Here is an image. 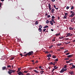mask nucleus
Returning <instances> with one entry per match:
<instances>
[{
    "instance_id": "nucleus-63",
    "label": "nucleus",
    "mask_w": 75,
    "mask_h": 75,
    "mask_svg": "<svg viewBox=\"0 0 75 75\" xmlns=\"http://www.w3.org/2000/svg\"><path fill=\"white\" fill-rule=\"evenodd\" d=\"M38 62V61H35V63H37Z\"/></svg>"
},
{
    "instance_id": "nucleus-55",
    "label": "nucleus",
    "mask_w": 75,
    "mask_h": 75,
    "mask_svg": "<svg viewBox=\"0 0 75 75\" xmlns=\"http://www.w3.org/2000/svg\"><path fill=\"white\" fill-rule=\"evenodd\" d=\"M64 68H66V67H67V66L66 65H64Z\"/></svg>"
},
{
    "instance_id": "nucleus-27",
    "label": "nucleus",
    "mask_w": 75,
    "mask_h": 75,
    "mask_svg": "<svg viewBox=\"0 0 75 75\" xmlns=\"http://www.w3.org/2000/svg\"><path fill=\"white\" fill-rule=\"evenodd\" d=\"M68 52V50H66L64 52V53H66L67 52Z\"/></svg>"
},
{
    "instance_id": "nucleus-15",
    "label": "nucleus",
    "mask_w": 75,
    "mask_h": 75,
    "mask_svg": "<svg viewBox=\"0 0 75 75\" xmlns=\"http://www.w3.org/2000/svg\"><path fill=\"white\" fill-rule=\"evenodd\" d=\"M54 8H55L56 10H58V8H56V6H55V5H54Z\"/></svg>"
},
{
    "instance_id": "nucleus-28",
    "label": "nucleus",
    "mask_w": 75,
    "mask_h": 75,
    "mask_svg": "<svg viewBox=\"0 0 75 75\" xmlns=\"http://www.w3.org/2000/svg\"><path fill=\"white\" fill-rule=\"evenodd\" d=\"M54 64L52 62H50V65H52V64Z\"/></svg>"
},
{
    "instance_id": "nucleus-54",
    "label": "nucleus",
    "mask_w": 75,
    "mask_h": 75,
    "mask_svg": "<svg viewBox=\"0 0 75 75\" xmlns=\"http://www.w3.org/2000/svg\"><path fill=\"white\" fill-rule=\"evenodd\" d=\"M50 57H48V58H47V59H48V60H50Z\"/></svg>"
},
{
    "instance_id": "nucleus-17",
    "label": "nucleus",
    "mask_w": 75,
    "mask_h": 75,
    "mask_svg": "<svg viewBox=\"0 0 75 75\" xmlns=\"http://www.w3.org/2000/svg\"><path fill=\"white\" fill-rule=\"evenodd\" d=\"M38 31H39V32H41L42 31V29L41 28H39L38 29Z\"/></svg>"
},
{
    "instance_id": "nucleus-38",
    "label": "nucleus",
    "mask_w": 75,
    "mask_h": 75,
    "mask_svg": "<svg viewBox=\"0 0 75 75\" xmlns=\"http://www.w3.org/2000/svg\"><path fill=\"white\" fill-rule=\"evenodd\" d=\"M70 42H67V43H65V44H66V45H67L68 44H70Z\"/></svg>"
},
{
    "instance_id": "nucleus-14",
    "label": "nucleus",
    "mask_w": 75,
    "mask_h": 75,
    "mask_svg": "<svg viewBox=\"0 0 75 75\" xmlns=\"http://www.w3.org/2000/svg\"><path fill=\"white\" fill-rule=\"evenodd\" d=\"M33 71L34 72H35V73H38V71H37L36 70H33Z\"/></svg>"
},
{
    "instance_id": "nucleus-20",
    "label": "nucleus",
    "mask_w": 75,
    "mask_h": 75,
    "mask_svg": "<svg viewBox=\"0 0 75 75\" xmlns=\"http://www.w3.org/2000/svg\"><path fill=\"white\" fill-rule=\"evenodd\" d=\"M52 58H54V59H55L56 58V56H55L53 55H52Z\"/></svg>"
},
{
    "instance_id": "nucleus-57",
    "label": "nucleus",
    "mask_w": 75,
    "mask_h": 75,
    "mask_svg": "<svg viewBox=\"0 0 75 75\" xmlns=\"http://www.w3.org/2000/svg\"><path fill=\"white\" fill-rule=\"evenodd\" d=\"M25 75H30V73H28L27 74H26Z\"/></svg>"
},
{
    "instance_id": "nucleus-41",
    "label": "nucleus",
    "mask_w": 75,
    "mask_h": 75,
    "mask_svg": "<svg viewBox=\"0 0 75 75\" xmlns=\"http://www.w3.org/2000/svg\"><path fill=\"white\" fill-rule=\"evenodd\" d=\"M64 18H67V16L65 15L64 17Z\"/></svg>"
},
{
    "instance_id": "nucleus-48",
    "label": "nucleus",
    "mask_w": 75,
    "mask_h": 75,
    "mask_svg": "<svg viewBox=\"0 0 75 75\" xmlns=\"http://www.w3.org/2000/svg\"><path fill=\"white\" fill-rule=\"evenodd\" d=\"M52 41L53 42H54V41H55V39H54V38H53V39L52 40Z\"/></svg>"
},
{
    "instance_id": "nucleus-33",
    "label": "nucleus",
    "mask_w": 75,
    "mask_h": 75,
    "mask_svg": "<svg viewBox=\"0 0 75 75\" xmlns=\"http://www.w3.org/2000/svg\"><path fill=\"white\" fill-rule=\"evenodd\" d=\"M49 8L51 7V4H49Z\"/></svg>"
},
{
    "instance_id": "nucleus-40",
    "label": "nucleus",
    "mask_w": 75,
    "mask_h": 75,
    "mask_svg": "<svg viewBox=\"0 0 75 75\" xmlns=\"http://www.w3.org/2000/svg\"><path fill=\"white\" fill-rule=\"evenodd\" d=\"M21 70V68H18V71H20Z\"/></svg>"
},
{
    "instance_id": "nucleus-25",
    "label": "nucleus",
    "mask_w": 75,
    "mask_h": 75,
    "mask_svg": "<svg viewBox=\"0 0 75 75\" xmlns=\"http://www.w3.org/2000/svg\"><path fill=\"white\" fill-rule=\"evenodd\" d=\"M69 58H64V60H69Z\"/></svg>"
},
{
    "instance_id": "nucleus-58",
    "label": "nucleus",
    "mask_w": 75,
    "mask_h": 75,
    "mask_svg": "<svg viewBox=\"0 0 75 75\" xmlns=\"http://www.w3.org/2000/svg\"><path fill=\"white\" fill-rule=\"evenodd\" d=\"M57 62H54V63H53V64H57Z\"/></svg>"
},
{
    "instance_id": "nucleus-18",
    "label": "nucleus",
    "mask_w": 75,
    "mask_h": 75,
    "mask_svg": "<svg viewBox=\"0 0 75 75\" xmlns=\"http://www.w3.org/2000/svg\"><path fill=\"white\" fill-rule=\"evenodd\" d=\"M39 28H42V25H40L39 26Z\"/></svg>"
},
{
    "instance_id": "nucleus-9",
    "label": "nucleus",
    "mask_w": 75,
    "mask_h": 75,
    "mask_svg": "<svg viewBox=\"0 0 75 75\" xmlns=\"http://www.w3.org/2000/svg\"><path fill=\"white\" fill-rule=\"evenodd\" d=\"M44 72H45V71H40V74L42 75Z\"/></svg>"
},
{
    "instance_id": "nucleus-52",
    "label": "nucleus",
    "mask_w": 75,
    "mask_h": 75,
    "mask_svg": "<svg viewBox=\"0 0 75 75\" xmlns=\"http://www.w3.org/2000/svg\"><path fill=\"white\" fill-rule=\"evenodd\" d=\"M13 59H14V57H12L11 58V60H13Z\"/></svg>"
},
{
    "instance_id": "nucleus-22",
    "label": "nucleus",
    "mask_w": 75,
    "mask_h": 75,
    "mask_svg": "<svg viewBox=\"0 0 75 75\" xmlns=\"http://www.w3.org/2000/svg\"><path fill=\"white\" fill-rule=\"evenodd\" d=\"M7 67L8 68H11V65H7Z\"/></svg>"
},
{
    "instance_id": "nucleus-13",
    "label": "nucleus",
    "mask_w": 75,
    "mask_h": 75,
    "mask_svg": "<svg viewBox=\"0 0 75 75\" xmlns=\"http://www.w3.org/2000/svg\"><path fill=\"white\" fill-rule=\"evenodd\" d=\"M48 28V25H45L44 27V28Z\"/></svg>"
},
{
    "instance_id": "nucleus-35",
    "label": "nucleus",
    "mask_w": 75,
    "mask_h": 75,
    "mask_svg": "<svg viewBox=\"0 0 75 75\" xmlns=\"http://www.w3.org/2000/svg\"><path fill=\"white\" fill-rule=\"evenodd\" d=\"M35 24H36V25H37L38 24V21H36L35 22Z\"/></svg>"
},
{
    "instance_id": "nucleus-30",
    "label": "nucleus",
    "mask_w": 75,
    "mask_h": 75,
    "mask_svg": "<svg viewBox=\"0 0 75 75\" xmlns=\"http://www.w3.org/2000/svg\"><path fill=\"white\" fill-rule=\"evenodd\" d=\"M54 61H55V62H57L58 61V59H57L54 60Z\"/></svg>"
},
{
    "instance_id": "nucleus-64",
    "label": "nucleus",
    "mask_w": 75,
    "mask_h": 75,
    "mask_svg": "<svg viewBox=\"0 0 75 75\" xmlns=\"http://www.w3.org/2000/svg\"><path fill=\"white\" fill-rule=\"evenodd\" d=\"M35 61L34 60H31V62H33Z\"/></svg>"
},
{
    "instance_id": "nucleus-6",
    "label": "nucleus",
    "mask_w": 75,
    "mask_h": 75,
    "mask_svg": "<svg viewBox=\"0 0 75 75\" xmlns=\"http://www.w3.org/2000/svg\"><path fill=\"white\" fill-rule=\"evenodd\" d=\"M67 35V36H72V34L70 33H68L67 34H66Z\"/></svg>"
},
{
    "instance_id": "nucleus-42",
    "label": "nucleus",
    "mask_w": 75,
    "mask_h": 75,
    "mask_svg": "<svg viewBox=\"0 0 75 75\" xmlns=\"http://www.w3.org/2000/svg\"><path fill=\"white\" fill-rule=\"evenodd\" d=\"M45 54H49V52H48L47 51H45Z\"/></svg>"
},
{
    "instance_id": "nucleus-51",
    "label": "nucleus",
    "mask_w": 75,
    "mask_h": 75,
    "mask_svg": "<svg viewBox=\"0 0 75 75\" xmlns=\"http://www.w3.org/2000/svg\"><path fill=\"white\" fill-rule=\"evenodd\" d=\"M55 70V69H52V72H53Z\"/></svg>"
},
{
    "instance_id": "nucleus-36",
    "label": "nucleus",
    "mask_w": 75,
    "mask_h": 75,
    "mask_svg": "<svg viewBox=\"0 0 75 75\" xmlns=\"http://www.w3.org/2000/svg\"><path fill=\"white\" fill-rule=\"evenodd\" d=\"M69 6H67L66 7V9L67 10H68V9H69Z\"/></svg>"
},
{
    "instance_id": "nucleus-12",
    "label": "nucleus",
    "mask_w": 75,
    "mask_h": 75,
    "mask_svg": "<svg viewBox=\"0 0 75 75\" xmlns=\"http://www.w3.org/2000/svg\"><path fill=\"white\" fill-rule=\"evenodd\" d=\"M52 13H54V8H52V10L51 11Z\"/></svg>"
},
{
    "instance_id": "nucleus-11",
    "label": "nucleus",
    "mask_w": 75,
    "mask_h": 75,
    "mask_svg": "<svg viewBox=\"0 0 75 75\" xmlns=\"http://www.w3.org/2000/svg\"><path fill=\"white\" fill-rule=\"evenodd\" d=\"M64 70L62 69V70H61V71H60V73H62L63 72H64Z\"/></svg>"
},
{
    "instance_id": "nucleus-56",
    "label": "nucleus",
    "mask_w": 75,
    "mask_h": 75,
    "mask_svg": "<svg viewBox=\"0 0 75 75\" xmlns=\"http://www.w3.org/2000/svg\"><path fill=\"white\" fill-rule=\"evenodd\" d=\"M73 20H75V16L73 18H72Z\"/></svg>"
},
{
    "instance_id": "nucleus-50",
    "label": "nucleus",
    "mask_w": 75,
    "mask_h": 75,
    "mask_svg": "<svg viewBox=\"0 0 75 75\" xmlns=\"http://www.w3.org/2000/svg\"><path fill=\"white\" fill-rule=\"evenodd\" d=\"M50 17H51V16H50V15H48V16H47V17H48V18H50Z\"/></svg>"
},
{
    "instance_id": "nucleus-24",
    "label": "nucleus",
    "mask_w": 75,
    "mask_h": 75,
    "mask_svg": "<svg viewBox=\"0 0 75 75\" xmlns=\"http://www.w3.org/2000/svg\"><path fill=\"white\" fill-rule=\"evenodd\" d=\"M49 23H50V21H49L48 20L46 21V23L47 24H49Z\"/></svg>"
},
{
    "instance_id": "nucleus-60",
    "label": "nucleus",
    "mask_w": 75,
    "mask_h": 75,
    "mask_svg": "<svg viewBox=\"0 0 75 75\" xmlns=\"http://www.w3.org/2000/svg\"><path fill=\"white\" fill-rule=\"evenodd\" d=\"M48 13H46L45 15V16H48Z\"/></svg>"
},
{
    "instance_id": "nucleus-61",
    "label": "nucleus",
    "mask_w": 75,
    "mask_h": 75,
    "mask_svg": "<svg viewBox=\"0 0 75 75\" xmlns=\"http://www.w3.org/2000/svg\"><path fill=\"white\" fill-rule=\"evenodd\" d=\"M73 64V63H71V64H69V65H72Z\"/></svg>"
},
{
    "instance_id": "nucleus-31",
    "label": "nucleus",
    "mask_w": 75,
    "mask_h": 75,
    "mask_svg": "<svg viewBox=\"0 0 75 75\" xmlns=\"http://www.w3.org/2000/svg\"><path fill=\"white\" fill-rule=\"evenodd\" d=\"M64 49V47H60V50H63Z\"/></svg>"
},
{
    "instance_id": "nucleus-62",
    "label": "nucleus",
    "mask_w": 75,
    "mask_h": 75,
    "mask_svg": "<svg viewBox=\"0 0 75 75\" xmlns=\"http://www.w3.org/2000/svg\"><path fill=\"white\" fill-rule=\"evenodd\" d=\"M69 40V39L68 38H66V39H65V40Z\"/></svg>"
},
{
    "instance_id": "nucleus-23",
    "label": "nucleus",
    "mask_w": 75,
    "mask_h": 75,
    "mask_svg": "<svg viewBox=\"0 0 75 75\" xmlns=\"http://www.w3.org/2000/svg\"><path fill=\"white\" fill-rule=\"evenodd\" d=\"M53 45H50V47H49V48H50V49H51V48H52V47H53Z\"/></svg>"
},
{
    "instance_id": "nucleus-10",
    "label": "nucleus",
    "mask_w": 75,
    "mask_h": 75,
    "mask_svg": "<svg viewBox=\"0 0 75 75\" xmlns=\"http://www.w3.org/2000/svg\"><path fill=\"white\" fill-rule=\"evenodd\" d=\"M50 24H51V25H53V23L52 22V21H50Z\"/></svg>"
},
{
    "instance_id": "nucleus-7",
    "label": "nucleus",
    "mask_w": 75,
    "mask_h": 75,
    "mask_svg": "<svg viewBox=\"0 0 75 75\" xmlns=\"http://www.w3.org/2000/svg\"><path fill=\"white\" fill-rule=\"evenodd\" d=\"M47 57H51V56H52V55L50 54H47Z\"/></svg>"
},
{
    "instance_id": "nucleus-45",
    "label": "nucleus",
    "mask_w": 75,
    "mask_h": 75,
    "mask_svg": "<svg viewBox=\"0 0 75 75\" xmlns=\"http://www.w3.org/2000/svg\"><path fill=\"white\" fill-rule=\"evenodd\" d=\"M71 62H70V61H67V62H66V63H70Z\"/></svg>"
},
{
    "instance_id": "nucleus-43",
    "label": "nucleus",
    "mask_w": 75,
    "mask_h": 75,
    "mask_svg": "<svg viewBox=\"0 0 75 75\" xmlns=\"http://www.w3.org/2000/svg\"><path fill=\"white\" fill-rule=\"evenodd\" d=\"M52 18L53 19V18H55V17L54 16H52Z\"/></svg>"
},
{
    "instance_id": "nucleus-16",
    "label": "nucleus",
    "mask_w": 75,
    "mask_h": 75,
    "mask_svg": "<svg viewBox=\"0 0 75 75\" xmlns=\"http://www.w3.org/2000/svg\"><path fill=\"white\" fill-rule=\"evenodd\" d=\"M21 72L22 73H27L28 72V71H24L23 72Z\"/></svg>"
},
{
    "instance_id": "nucleus-4",
    "label": "nucleus",
    "mask_w": 75,
    "mask_h": 75,
    "mask_svg": "<svg viewBox=\"0 0 75 75\" xmlns=\"http://www.w3.org/2000/svg\"><path fill=\"white\" fill-rule=\"evenodd\" d=\"M73 55L71 54V55H67V57L68 58H71V57H73Z\"/></svg>"
},
{
    "instance_id": "nucleus-49",
    "label": "nucleus",
    "mask_w": 75,
    "mask_h": 75,
    "mask_svg": "<svg viewBox=\"0 0 75 75\" xmlns=\"http://www.w3.org/2000/svg\"><path fill=\"white\" fill-rule=\"evenodd\" d=\"M1 5H2V4L1 2L0 3V8L1 7Z\"/></svg>"
},
{
    "instance_id": "nucleus-21",
    "label": "nucleus",
    "mask_w": 75,
    "mask_h": 75,
    "mask_svg": "<svg viewBox=\"0 0 75 75\" xmlns=\"http://www.w3.org/2000/svg\"><path fill=\"white\" fill-rule=\"evenodd\" d=\"M59 35H60V33H57L55 34V36H59Z\"/></svg>"
},
{
    "instance_id": "nucleus-44",
    "label": "nucleus",
    "mask_w": 75,
    "mask_h": 75,
    "mask_svg": "<svg viewBox=\"0 0 75 75\" xmlns=\"http://www.w3.org/2000/svg\"><path fill=\"white\" fill-rule=\"evenodd\" d=\"M69 52L67 53H66V55H69Z\"/></svg>"
},
{
    "instance_id": "nucleus-19",
    "label": "nucleus",
    "mask_w": 75,
    "mask_h": 75,
    "mask_svg": "<svg viewBox=\"0 0 75 75\" xmlns=\"http://www.w3.org/2000/svg\"><path fill=\"white\" fill-rule=\"evenodd\" d=\"M6 67H2V70H5L6 69Z\"/></svg>"
},
{
    "instance_id": "nucleus-26",
    "label": "nucleus",
    "mask_w": 75,
    "mask_h": 75,
    "mask_svg": "<svg viewBox=\"0 0 75 75\" xmlns=\"http://www.w3.org/2000/svg\"><path fill=\"white\" fill-rule=\"evenodd\" d=\"M71 10H73V9H74V6H72V5H71Z\"/></svg>"
},
{
    "instance_id": "nucleus-5",
    "label": "nucleus",
    "mask_w": 75,
    "mask_h": 75,
    "mask_svg": "<svg viewBox=\"0 0 75 75\" xmlns=\"http://www.w3.org/2000/svg\"><path fill=\"white\" fill-rule=\"evenodd\" d=\"M18 75H23V74L21 72V71H19L18 73Z\"/></svg>"
},
{
    "instance_id": "nucleus-3",
    "label": "nucleus",
    "mask_w": 75,
    "mask_h": 75,
    "mask_svg": "<svg viewBox=\"0 0 75 75\" xmlns=\"http://www.w3.org/2000/svg\"><path fill=\"white\" fill-rule=\"evenodd\" d=\"M70 13H71V14L70 16H69L70 17H74V16L75 15V14H74L75 13H74V12L73 11H71Z\"/></svg>"
},
{
    "instance_id": "nucleus-1",
    "label": "nucleus",
    "mask_w": 75,
    "mask_h": 75,
    "mask_svg": "<svg viewBox=\"0 0 75 75\" xmlns=\"http://www.w3.org/2000/svg\"><path fill=\"white\" fill-rule=\"evenodd\" d=\"M33 51H31V52H28L26 54H25L23 55H21V57H23V56H24L25 57H26L27 56H30L31 55L33 54Z\"/></svg>"
},
{
    "instance_id": "nucleus-46",
    "label": "nucleus",
    "mask_w": 75,
    "mask_h": 75,
    "mask_svg": "<svg viewBox=\"0 0 75 75\" xmlns=\"http://www.w3.org/2000/svg\"><path fill=\"white\" fill-rule=\"evenodd\" d=\"M68 13H65V16H67V15H68Z\"/></svg>"
},
{
    "instance_id": "nucleus-59",
    "label": "nucleus",
    "mask_w": 75,
    "mask_h": 75,
    "mask_svg": "<svg viewBox=\"0 0 75 75\" xmlns=\"http://www.w3.org/2000/svg\"><path fill=\"white\" fill-rule=\"evenodd\" d=\"M46 30V29H44V30H43V31L45 32V30Z\"/></svg>"
},
{
    "instance_id": "nucleus-29",
    "label": "nucleus",
    "mask_w": 75,
    "mask_h": 75,
    "mask_svg": "<svg viewBox=\"0 0 75 75\" xmlns=\"http://www.w3.org/2000/svg\"><path fill=\"white\" fill-rule=\"evenodd\" d=\"M72 68H75V66L74 65H72Z\"/></svg>"
},
{
    "instance_id": "nucleus-37",
    "label": "nucleus",
    "mask_w": 75,
    "mask_h": 75,
    "mask_svg": "<svg viewBox=\"0 0 75 75\" xmlns=\"http://www.w3.org/2000/svg\"><path fill=\"white\" fill-rule=\"evenodd\" d=\"M63 38H64V37L63 36H62L61 37L59 38V39H63Z\"/></svg>"
},
{
    "instance_id": "nucleus-53",
    "label": "nucleus",
    "mask_w": 75,
    "mask_h": 75,
    "mask_svg": "<svg viewBox=\"0 0 75 75\" xmlns=\"http://www.w3.org/2000/svg\"><path fill=\"white\" fill-rule=\"evenodd\" d=\"M52 1V2H54L55 1V0H51Z\"/></svg>"
},
{
    "instance_id": "nucleus-47",
    "label": "nucleus",
    "mask_w": 75,
    "mask_h": 75,
    "mask_svg": "<svg viewBox=\"0 0 75 75\" xmlns=\"http://www.w3.org/2000/svg\"><path fill=\"white\" fill-rule=\"evenodd\" d=\"M49 9L50 10H51V9H52V8H51V7H50L49 8Z\"/></svg>"
},
{
    "instance_id": "nucleus-2",
    "label": "nucleus",
    "mask_w": 75,
    "mask_h": 75,
    "mask_svg": "<svg viewBox=\"0 0 75 75\" xmlns=\"http://www.w3.org/2000/svg\"><path fill=\"white\" fill-rule=\"evenodd\" d=\"M16 72V70H11V69H9L8 72V73L10 75H11L13 73H14Z\"/></svg>"
},
{
    "instance_id": "nucleus-32",
    "label": "nucleus",
    "mask_w": 75,
    "mask_h": 75,
    "mask_svg": "<svg viewBox=\"0 0 75 75\" xmlns=\"http://www.w3.org/2000/svg\"><path fill=\"white\" fill-rule=\"evenodd\" d=\"M57 45L58 46H59L61 45L62 44H57Z\"/></svg>"
},
{
    "instance_id": "nucleus-8",
    "label": "nucleus",
    "mask_w": 75,
    "mask_h": 75,
    "mask_svg": "<svg viewBox=\"0 0 75 75\" xmlns=\"http://www.w3.org/2000/svg\"><path fill=\"white\" fill-rule=\"evenodd\" d=\"M69 74L71 75H73L74 74V73L73 71H70L69 72Z\"/></svg>"
},
{
    "instance_id": "nucleus-39",
    "label": "nucleus",
    "mask_w": 75,
    "mask_h": 75,
    "mask_svg": "<svg viewBox=\"0 0 75 75\" xmlns=\"http://www.w3.org/2000/svg\"><path fill=\"white\" fill-rule=\"evenodd\" d=\"M54 21V19H52L51 21H52V22H53Z\"/></svg>"
},
{
    "instance_id": "nucleus-34",
    "label": "nucleus",
    "mask_w": 75,
    "mask_h": 75,
    "mask_svg": "<svg viewBox=\"0 0 75 75\" xmlns=\"http://www.w3.org/2000/svg\"><path fill=\"white\" fill-rule=\"evenodd\" d=\"M62 70L64 71H67V69H62Z\"/></svg>"
}]
</instances>
